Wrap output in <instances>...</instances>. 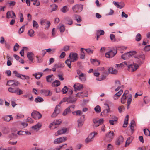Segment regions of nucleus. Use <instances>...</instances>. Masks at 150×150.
Here are the masks:
<instances>
[{
  "label": "nucleus",
  "instance_id": "nucleus-1",
  "mask_svg": "<svg viewBox=\"0 0 150 150\" xmlns=\"http://www.w3.org/2000/svg\"><path fill=\"white\" fill-rule=\"evenodd\" d=\"M8 91L9 92L15 93L18 95H20L23 93V91L18 87L15 88L10 87L8 88Z\"/></svg>",
  "mask_w": 150,
  "mask_h": 150
},
{
  "label": "nucleus",
  "instance_id": "nucleus-2",
  "mask_svg": "<svg viewBox=\"0 0 150 150\" xmlns=\"http://www.w3.org/2000/svg\"><path fill=\"white\" fill-rule=\"evenodd\" d=\"M83 5L82 4H76L72 7V9L74 12L77 13L80 12L83 9Z\"/></svg>",
  "mask_w": 150,
  "mask_h": 150
},
{
  "label": "nucleus",
  "instance_id": "nucleus-3",
  "mask_svg": "<svg viewBox=\"0 0 150 150\" xmlns=\"http://www.w3.org/2000/svg\"><path fill=\"white\" fill-rule=\"evenodd\" d=\"M114 136V134L113 132L110 131L106 134L104 140L108 142H110L113 139Z\"/></svg>",
  "mask_w": 150,
  "mask_h": 150
},
{
  "label": "nucleus",
  "instance_id": "nucleus-4",
  "mask_svg": "<svg viewBox=\"0 0 150 150\" xmlns=\"http://www.w3.org/2000/svg\"><path fill=\"white\" fill-rule=\"evenodd\" d=\"M75 107V106L74 105H72L68 107L64 110L62 115L63 116H66L71 113V111L74 109Z\"/></svg>",
  "mask_w": 150,
  "mask_h": 150
},
{
  "label": "nucleus",
  "instance_id": "nucleus-5",
  "mask_svg": "<svg viewBox=\"0 0 150 150\" xmlns=\"http://www.w3.org/2000/svg\"><path fill=\"white\" fill-rule=\"evenodd\" d=\"M128 68L129 70L131 72H134L136 71L139 67L138 64L133 63L129 65L127 64Z\"/></svg>",
  "mask_w": 150,
  "mask_h": 150
},
{
  "label": "nucleus",
  "instance_id": "nucleus-6",
  "mask_svg": "<svg viewBox=\"0 0 150 150\" xmlns=\"http://www.w3.org/2000/svg\"><path fill=\"white\" fill-rule=\"evenodd\" d=\"M41 93L45 96H50L52 94V92L49 89H43L40 90Z\"/></svg>",
  "mask_w": 150,
  "mask_h": 150
},
{
  "label": "nucleus",
  "instance_id": "nucleus-7",
  "mask_svg": "<svg viewBox=\"0 0 150 150\" xmlns=\"http://www.w3.org/2000/svg\"><path fill=\"white\" fill-rule=\"evenodd\" d=\"M117 53V51L116 50H112L109 51L106 53L105 54V56L106 58H112Z\"/></svg>",
  "mask_w": 150,
  "mask_h": 150
},
{
  "label": "nucleus",
  "instance_id": "nucleus-8",
  "mask_svg": "<svg viewBox=\"0 0 150 150\" xmlns=\"http://www.w3.org/2000/svg\"><path fill=\"white\" fill-rule=\"evenodd\" d=\"M97 134V133L96 132H94L91 133L88 137L86 139V142L88 143L92 141L94 139L95 136Z\"/></svg>",
  "mask_w": 150,
  "mask_h": 150
},
{
  "label": "nucleus",
  "instance_id": "nucleus-9",
  "mask_svg": "<svg viewBox=\"0 0 150 150\" xmlns=\"http://www.w3.org/2000/svg\"><path fill=\"white\" fill-rule=\"evenodd\" d=\"M60 105H57L55 107L54 111L52 115L51 116L52 117H55L60 112Z\"/></svg>",
  "mask_w": 150,
  "mask_h": 150
},
{
  "label": "nucleus",
  "instance_id": "nucleus-10",
  "mask_svg": "<svg viewBox=\"0 0 150 150\" xmlns=\"http://www.w3.org/2000/svg\"><path fill=\"white\" fill-rule=\"evenodd\" d=\"M31 116L35 119H39L42 117V115L38 112L35 111L33 112L31 114Z\"/></svg>",
  "mask_w": 150,
  "mask_h": 150
},
{
  "label": "nucleus",
  "instance_id": "nucleus-11",
  "mask_svg": "<svg viewBox=\"0 0 150 150\" xmlns=\"http://www.w3.org/2000/svg\"><path fill=\"white\" fill-rule=\"evenodd\" d=\"M69 58L73 62L77 61L78 59V54L76 53H71L69 56Z\"/></svg>",
  "mask_w": 150,
  "mask_h": 150
},
{
  "label": "nucleus",
  "instance_id": "nucleus-12",
  "mask_svg": "<svg viewBox=\"0 0 150 150\" xmlns=\"http://www.w3.org/2000/svg\"><path fill=\"white\" fill-rule=\"evenodd\" d=\"M13 73L15 74V76L23 80H25L26 79H29V77L25 75L21 74L20 73H18L17 71H14Z\"/></svg>",
  "mask_w": 150,
  "mask_h": 150
},
{
  "label": "nucleus",
  "instance_id": "nucleus-13",
  "mask_svg": "<svg viewBox=\"0 0 150 150\" xmlns=\"http://www.w3.org/2000/svg\"><path fill=\"white\" fill-rule=\"evenodd\" d=\"M67 138L65 137H61L56 139L54 141V144H57L63 142L67 140Z\"/></svg>",
  "mask_w": 150,
  "mask_h": 150
},
{
  "label": "nucleus",
  "instance_id": "nucleus-14",
  "mask_svg": "<svg viewBox=\"0 0 150 150\" xmlns=\"http://www.w3.org/2000/svg\"><path fill=\"white\" fill-rule=\"evenodd\" d=\"M85 120V116L84 115L82 116L78 120V125L79 127H81L83 125L84 122Z\"/></svg>",
  "mask_w": 150,
  "mask_h": 150
},
{
  "label": "nucleus",
  "instance_id": "nucleus-15",
  "mask_svg": "<svg viewBox=\"0 0 150 150\" xmlns=\"http://www.w3.org/2000/svg\"><path fill=\"white\" fill-rule=\"evenodd\" d=\"M73 87L75 91L77 90H79L83 88V85L82 84L78 83H75Z\"/></svg>",
  "mask_w": 150,
  "mask_h": 150
},
{
  "label": "nucleus",
  "instance_id": "nucleus-16",
  "mask_svg": "<svg viewBox=\"0 0 150 150\" xmlns=\"http://www.w3.org/2000/svg\"><path fill=\"white\" fill-rule=\"evenodd\" d=\"M64 22L66 24L71 25L73 24V20L71 18L67 17L64 19Z\"/></svg>",
  "mask_w": 150,
  "mask_h": 150
},
{
  "label": "nucleus",
  "instance_id": "nucleus-17",
  "mask_svg": "<svg viewBox=\"0 0 150 150\" xmlns=\"http://www.w3.org/2000/svg\"><path fill=\"white\" fill-rule=\"evenodd\" d=\"M67 131V129L66 128H63L62 129L59 130L55 133L56 136H58L60 134L65 133Z\"/></svg>",
  "mask_w": 150,
  "mask_h": 150
},
{
  "label": "nucleus",
  "instance_id": "nucleus-18",
  "mask_svg": "<svg viewBox=\"0 0 150 150\" xmlns=\"http://www.w3.org/2000/svg\"><path fill=\"white\" fill-rule=\"evenodd\" d=\"M123 137L122 136H120L117 139L115 144L117 145H119L123 142Z\"/></svg>",
  "mask_w": 150,
  "mask_h": 150
},
{
  "label": "nucleus",
  "instance_id": "nucleus-19",
  "mask_svg": "<svg viewBox=\"0 0 150 150\" xmlns=\"http://www.w3.org/2000/svg\"><path fill=\"white\" fill-rule=\"evenodd\" d=\"M113 3L118 8L121 9L122 8L125 6L123 2H121L120 3V4H118L117 2L115 1H113Z\"/></svg>",
  "mask_w": 150,
  "mask_h": 150
},
{
  "label": "nucleus",
  "instance_id": "nucleus-20",
  "mask_svg": "<svg viewBox=\"0 0 150 150\" xmlns=\"http://www.w3.org/2000/svg\"><path fill=\"white\" fill-rule=\"evenodd\" d=\"M128 91H125L121 99V102L122 104H124L126 101V99H127L126 95L127 94V93H128Z\"/></svg>",
  "mask_w": 150,
  "mask_h": 150
},
{
  "label": "nucleus",
  "instance_id": "nucleus-21",
  "mask_svg": "<svg viewBox=\"0 0 150 150\" xmlns=\"http://www.w3.org/2000/svg\"><path fill=\"white\" fill-rule=\"evenodd\" d=\"M78 78L82 81H85L86 80V75L83 73H81L79 76Z\"/></svg>",
  "mask_w": 150,
  "mask_h": 150
},
{
  "label": "nucleus",
  "instance_id": "nucleus-22",
  "mask_svg": "<svg viewBox=\"0 0 150 150\" xmlns=\"http://www.w3.org/2000/svg\"><path fill=\"white\" fill-rule=\"evenodd\" d=\"M133 139V137L132 136L128 137L126 142L125 146L126 147L128 146L132 142Z\"/></svg>",
  "mask_w": 150,
  "mask_h": 150
},
{
  "label": "nucleus",
  "instance_id": "nucleus-23",
  "mask_svg": "<svg viewBox=\"0 0 150 150\" xmlns=\"http://www.w3.org/2000/svg\"><path fill=\"white\" fill-rule=\"evenodd\" d=\"M76 99L75 98L69 96L67 98L66 101L69 103H73L76 101Z\"/></svg>",
  "mask_w": 150,
  "mask_h": 150
},
{
  "label": "nucleus",
  "instance_id": "nucleus-24",
  "mask_svg": "<svg viewBox=\"0 0 150 150\" xmlns=\"http://www.w3.org/2000/svg\"><path fill=\"white\" fill-rule=\"evenodd\" d=\"M74 19L76 20L78 23L82 21L81 17L79 15L74 14Z\"/></svg>",
  "mask_w": 150,
  "mask_h": 150
},
{
  "label": "nucleus",
  "instance_id": "nucleus-25",
  "mask_svg": "<svg viewBox=\"0 0 150 150\" xmlns=\"http://www.w3.org/2000/svg\"><path fill=\"white\" fill-rule=\"evenodd\" d=\"M3 118L4 121L7 122H8L10 120L13 119V117L11 115L5 116L3 117Z\"/></svg>",
  "mask_w": 150,
  "mask_h": 150
},
{
  "label": "nucleus",
  "instance_id": "nucleus-26",
  "mask_svg": "<svg viewBox=\"0 0 150 150\" xmlns=\"http://www.w3.org/2000/svg\"><path fill=\"white\" fill-rule=\"evenodd\" d=\"M108 70L109 73L111 74H116L117 73V70L112 67H110Z\"/></svg>",
  "mask_w": 150,
  "mask_h": 150
},
{
  "label": "nucleus",
  "instance_id": "nucleus-27",
  "mask_svg": "<svg viewBox=\"0 0 150 150\" xmlns=\"http://www.w3.org/2000/svg\"><path fill=\"white\" fill-rule=\"evenodd\" d=\"M90 61L92 63L96 66L98 65L100 63V61L97 59H91Z\"/></svg>",
  "mask_w": 150,
  "mask_h": 150
},
{
  "label": "nucleus",
  "instance_id": "nucleus-28",
  "mask_svg": "<svg viewBox=\"0 0 150 150\" xmlns=\"http://www.w3.org/2000/svg\"><path fill=\"white\" fill-rule=\"evenodd\" d=\"M130 125L132 133L134 131V126H135V122L134 120H132L131 121Z\"/></svg>",
  "mask_w": 150,
  "mask_h": 150
},
{
  "label": "nucleus",
  "instance_id": "nucleus-29",
  "mask_svg": "<svg viewBox=\"0 0 150 150\" xmlns=\"http://www.w3.org/2000/svg\"><path fill=\"white\" fill-rule=\"evenodd\" d=\"M129 118V116L127 115L126 117L125 118V119L124 121V123L123 126V127H126L127 126L128 121V118Z\"/></svg>",
  "mask_w": 150,
  "mask_h": 150
},
{
  "label": "nucleus",
  "instance_id": "nucleus-30",
  "mask_svg": "<svg viewBox=\"0 0 150 150\" xmlns=\"http://www.w3.org/2000/svg\"><path fill=\"white\" fill-rule=\"evenodd\" d=\"M53 76V74H51L46 76V78L47 81L49 83L51 82L53 80V79L52 78Z\"/></svg>",
  "mask_w": 150,
  "mask_h": 150
},
{
  "label": "nucleus",
  "instance_id": "nucleus-31",
  "mask_svg": "<svg viewBox=\"0 0 150 150\" xmlns=\"http://www.w3.org/2000/svg\"><path fill=\"white\" fill-rule=\"evenodd\" d=\"M93 121L94 123H97L98 122L99 125H101L103 122L104 120L103 119L101 118L98 120L94 119L93 120Z\"/></svg>",
  "mask_w": 150,
  "mask_h": 150
},
{
  "label": "nucleus",
  "instance_id": "nucleus-32",
  "mask_svg": "<svg viewBox=\"0 0 150 150\" xmlns=\"http://www.w3.org/2000/svg\"><path fill=\"white\" fill-rule=\"evenodd\" d=\"M129 54L127 52L126 53L123 54L121 56V58L124 60L129 59L130 58Z\"/></svg>",
  "mask_w": 150,
  "mask_h": 150
},
{
  "label": "nucleus",
  "instance_id": "nucleus-33",
  "mask_svg": "<svg viewBox=\"0 0 150 150\" xmlns=\"http://www.w3.org/2000/svg\"><path fill=\"white\" fill-rule=\"evenodd\" d=\"M43 73L38 72L33 74V76H34L37 79H39L42 75Z\"/></svg>",
  "mask_w": 150,
  "mask_h": 150
},
{
  "label": "nucleus",
  "instance_id": "nucleus-34",
  "mask_svg": "<svg viewBox=\"0 0 150 150\" xmlns=\"http://www.w3.org/2000/svg\"><path fill=\"white\" fill-rule=\"evenodd\" d=\"M33 54L32 52H28L27 54V57L29 60L33 61Z\"/></svg>",
  "mask_w": 150,
  "mask_h": 150
},
{
  "label": "nucleus",
  "instance_id": "nucleus-35",
  "mask_svg": "<svg viewBox=\"0 0 150 150\" xmlns=\"http://www.w3.org/2000/svg\"><path fill=\"white\" fill-rule=\"evenodd\" d=\"M76 96L77 97H87L88 96V94L87 93H85V94L83 92H82L81 93H78L77 94H76Z\"/></svg>",
  "mask_w": 150,
  "mask_h": 150
},
{
  "label": "nucleus",
  "instance_id": "nucleus-36",
  "mask_svg": "<svg viewBox=\"0 0 150 150\" xmlns=\"http://www.w3.org/2000/svg\"><path fill=\"white\" fill-rule=\"evenodd\" d=\"M117 118L116 117H115V119L114 120H110L109 121V123L111 125H113L114 124L117 123Z\"/></svg>",
  "mask_w": 150,
  "mask_h": 150
},
{
  "label": "nucleus",
  "instance_id": "nucleus-37",
  "mask_svg": "<svg viewBox=\"0 0 150 150\" xmlns=\"http://www.w3.org/2000/svg\"><path fill=\"white\" fill-rule=\"evenodd\" d=\"M107 105L108 108V109H106L104 110L102 112H101V115H107V114L109 112L110 109L109 108V105L108 104H107Z\"/></svg>",
  "mask_w": 150,
  "mask_h": 150
},
{
  "label": "nucleus",
  "instance_id": "nucleus-38",
  "mask_svg": "<svg viewBox=\"0 0 150 150\" xmlns=\"http://www.w3.org/2000/svg\"><path fill=\"white\" fill-rule=\"evenodd\" d=\"M62 121L61 120H54L52 122L53 124L57 126H58V125L61 124Z\"/></svg>",
  "mask_w": 150,
  "mask_h": 150
},
{
  "label": "nucleus",
  "instance_id": "nucleus-39",
  "mask_svg": "<svg viewBox=\"0 0 150 150\" xmlns=\"http://www.w3.org/2000/svg\"><path fill=\"white\" fill-rule=\"evenodd\" d=\"M73 62L72 60L69 59H67L65 61L66 64L68 66V67L70 68L71 67V63Z\"/></svg>",
  "mask_w": 150,
  "mask_h": 150
},
{
  "label": "nucleus",
  "instance_id": "nucleus-40",
  "mask_svg": "<svg viewBox=\"0 0 150 150\" xmlns=\"http://www.w3.org/2000/svg\"><path fill=\"white\" fill-rule=\"evenodd\" d=\"M69 10V8L67 6H64L61 9V11L64 13L67 12Z\"/></svg>",
  "mask_w": 150,
  "mask_h": 150
},
{
  "label": "nucleus",
  "instance_id": "nucleus-41",
  "mask_svg": "<svg viewBox=\"0 0 150 150\" xmlns=\"http://www.w3.org/2000/svg\"><path fill=\"white\" fill-rule=\"evenodd\" d=\"M127 66V62L125 61L123 62L122 63H121L120 64H116V66H117V67H122L124 65Z\"/></svg>",
  "mask_w": 150,
  "mask_h": 150
},
{
  "label": "nucleus",
  "instance_id": "nucleus-42",
  "mask_svg": "<svg viewBox=\"0 0 150 150\" xmlns=\"http://www.w3.org/2000/svg\"><path fill=\"white\" fill-rule=\"evenodd\" d=\"M41 126V125L40 123H38L34 126H33L32 128L33 129L36 130L40 128Z\"/></svg>",
  "mask_w": 150,
  "mask_h": 150
},
{
  "label": "nucleus",
  "instance_id": "nucleus-43",
  "mask_svg": "<svg viewBox=\"0 0 150 150\" xmlns=\"http://www.w3.org/2000/svg\"><path fill=\"white\" fill-rule=\"evenodd\" d=\"M94 110L97 113H99L101 111V107L99 105H97L95 108Z\"/></svg>",
  "mask_w": 150,
  "mask_h": 150
},
{
  "label": "nucleus",
  "instance_id": "nucleus-44",
  "mask_svg": "<svg viewBox=\"0 0 150 150\" xmlns=\"http://www.w3.org/2000/svg\"><path fill=\"white\" fill-rule=\"evenodd\" d=\"M72 114L74 115H76L77 116H80L82 115V112L81 110H78L73 112Z\"/></svg>",
  "mask_w": 150,
  "mask_h": 150
},
{
  "label": "nucleus",
  "instance_id": "nucleus-45",
  "mask_svg": "<svg viewBox=\"0 0 150 150\" xmlns=\"http://www.w3.org/2000/svg\"><path fill=\"white\" fill-rule=\"evenodd\" d=\"M60 84V81L58 80H55L52 83L54 86H58Z\"/></svg>",
  "mask_w": 150,
  "mask_h": 150
},
{
  "label": "nucleus",
  "instance_id": "nucleus-46",
  "mask_svg": "<svg viewBox=\"0 0 150 150\" xmlns=\"http://www.w3.org/2000/svg\"><path fill=\"white\" fill-rule=\"evenodd\" d=\"M67 144H65L64 145H62L61 146H60L56 147L55 149H53V150H60L61 148L63 147V146H65L64 148H65L67 147Z\"/></svg>",
  "mask_w": 150,
  "mask_h": 150
},
{
  "label": "nucleus",
  "instance_id": "nucleus-47",
  "mask_svg": "<svg viewBox=\"0 0 150 150\" xmlns=\"http://www.w3.org/2000/svg\"><path fill=\"white\" fill-rule=\"evenodd\" d=\"M35 101L37 103L43 101V99L42 97L39 96L35 98Z\"/></svg>",
  "mask_w": 150,
  "mask_h": 150
},
{
  "label": "nucleus",
  "instance_id": "nucleus-48",
  "mask_svg": "<svg viewBox=\"0 0 150 150\" xmlns=\"http://www.w3.org/2000/svg\"><path fill=\"white\" fill-rule=\"evenodd\" d=\"M142 38L141 35L140 33H138L136 36L135 40L137 41H139L141 40Z\"/></svg>",
  "mask_w": 150,
  "mask_h": 150
},
{
  "label": "nucleus",
  "instance_id": "nucleus-49",
  "mask_svg": "<svg viewBox=\"0 0 150 150\" xmlns=\"http://www.w3.org/2000/svg\"><path fill=\"white\" fill-rule=\"evenodd\" d=\"M34 31L32 29H30L28 32V35L30 37H32L34 36Z\"/></svg>",
  "mask_w": 150,
  "mask_h": 150
},
{
  "label": "nucleus",
  "instance_id": "nucleus-50",
  "mask_svg": "<svg viewBox=\"0 0 150 150\" xmlns=\"http://www.w3.org/2000/svg\"><path fill=\"white\" fill-rule=\"evenodd\" d=\"M47 52L49 53L51 52V54L54 53L55 51V49H51L50 48H49L48 49H45Z\"/></svg>",
  "mask_w": 150,
  "mask_h": 150
},
{
  "label": "nucleus",
  "instance_id": "nucleus-51",
  "mask_svg": "<svg viewBox=\"0 0 150 150\" xmlns=\"http://www.w3.org/2000/svg\"><path fill=\"white\" fill-rule=\"evenodd\" d=\"M144 132L146 136H150V131L149 129H144Z\"/></svg>",
  "mask_w": 150,
  "mask_h": 150
},
{
  "label": "nucleus",
  "instance_id": "nucleus-52",
  "mask_svg": "<svg viewBox=\"0 0 150 150\" xmlns=\"http://www.w3.org/2000/svg\"><path fill=\"white\" fill-rule=\"evenodd\" d=\"M11 14L12 11H8L6 13V17L8 19H9L10 18H11V17L12 16H11Z\"/></svg>",
  "mask_w": 150,
  "mask_h": 150
},
{
  "label": "nucleus",
  "instance_id": "nucleus-53",
  "mask_svg": "<svg viewBox=\"0 0 150 150\" xmlns=\"http://www.w3.org/2000/svg\"><path fill=\"white\" fill-rule=\"evenodd\" d=\"M110 38L112 42H115L116 40L115 37L114 35L111 34L110 36Z\"/></svg>",
  "mask_w": 150,
  "mask_h": 150
},
{
  "label": "nucleus",
  "instance_id": "nucleus-54",
  "mask_svg": "<svg viewBox=\"0 0 150 150\" xmlns=\"http://www.w3.org/2000/svg\"><path fill=\"white\" fill-rule=\"evenodd\" d=\"M104 31L102 30H97L96 34H98L99 35H103L104 34Z\"/></svg>",
  "mask_w": 150,
  "mask_h": 150
},
{
  "label": "nucleus",
  "instance_id": "nucleus-55",
  "mask_svg": "<svg viewBox=\"0 0 150 150\" xmlns=\"http://www.w3.org/2000/svg\"><path fill=\"white\" fill-rule=\"evenodd\" d=\"M57 127L55 125L53 124L52 122L51 123L49 126V128L50 129H54Z\"/></svg>",
  "mask_w": 150,
  "mask_h": 150
},
{
  "label": "nucleus",
  "instance_id": "nucleus-56",
  "mask_svg": "<svg viewBox=\"0 0 150 150\" xmlns=\"http://www.w3.org/2000/svg\"><path fill=\"white\" fill-rule=\"evenodd\" d=\"M119 112L120 113H121L122 112H123L125 110V108L123 106H120L118 108Z\"/></svg>",
  "mask_w": 150,
  "mask_h": 150
},
{
  "label": "nucleus",
  "instance_id": "nucleus-57",
  "mask_svg": "<svg viewBox=\"0 0 150 150\" xmlns=\"http://www.w3.org/2000/svg\"><path fill=\"white\" fill-rule=\"evenodd\" d=\"M68 89L67 86H65L62 90V92L63 94L66 93L68 91Z\"/></svg>",
  "mask_w": 150,
  "mask_h": 150
},
{
  "label": "nucleus",
  "instance_id": "nucleus-58",
  "mask_svg": "<svg viewBox=\"0 0 150 150\" xmlns=\"http://www.w3.org/2000/svg\"><path fill=\"white\" fill-rule=\"evenodd\" d=\"M85 51L88 53L89 54H92L93 53V50H91L90 48L85 49Z\"/></svg>",
  "mask_w": 150,
  "mask_h": 150
},
{
  "label": "nucleus",
  "instance_id": "nucleus-59",
  "mask_svg": "<svg viewBox=\"0 0 150 150\" xmlns=\"http://www.w3.org/2000/svg\"><path fill=\"white\" fill-rule=\"evenodd\" d=\"M27 47H23V49L21 50V51L20 52V53L21 55L22 56H23L24 53V50H27Z\"/></svg>",
  "mask_w": 150,
  "mask_h": 150
},
{
  "label": "nucleus",
  "instance_id": "nucleus-60",
  "mask_svg": "<svg viewBox=\"0 0 150 150\" xmlns=\"http://www.w3.org/2000/svg\"><path fill=\"white\" fill-rule=\"evenodd\" d=\"M132 96L131 95H130L129 96V98H128L127 100V104H128V105H130L132 101Z\"/></svg>",
  "mask_w": 150,
  "mask_h": 150
},
{
  "label": "nucleus",
  "instance_id": "nucleus-61",
  "mask_svg": "<svg viewBox=\"0 0 150 150\" xmlns=\"http://www.w3.org/2000/svg\"><path fill=\"white\" fill-rule=\"evenodd\" d=\"M17 134L19 135H24L25 134V132L22 130L18 131L17 132Z\"/></svg>",
  "mask_w": 150,
  "mask_h": 150
},
{
  "label": "nucleus",
  "instance_id": "nucleus-62",
  "mask_svg": "<svg viewBox=\"0 0 150 150\" xmlns=\"http://www.w3.org/2000/svg\"><path fill=\"white\" fill-rule=\"evenodd\" d=\"M24 115L21 114H17L16 116V119H20L24 117Z\"/></svg>",
  "mask_w": 150,
  "mask_h": 150
},
{
  "label": "nucleus",
  "instance_id": "nucleus-63",
  "mask_svg": "<svg viewBox=\"0 0 150 150\" xmlns=\"http://www.w3.org/2000/svg\"><path fill=\"white\" fill-rule=\"evenodd\" d=\"M19 47V45L17 43H16L13 47V51H16L18 50Z\"/></svg>",
  "mask_w": 150,
  "mask_h": 150
},
{
  "label": "nucleus",
  "instance_id": "nucleus-64",
  "mask_svg": "<svg viewBox=\"0 0 150 150\" xmlns=\"http://www.w3.org/2000/svg\"><path fill=\"white\" fill-rule=\"evenodd\" d=\"M6 149V150H16V148L15 146L9 147Z\"/></svg>",
  "mask_w": 150,
  "mask_h": 150
}]
</instances>
